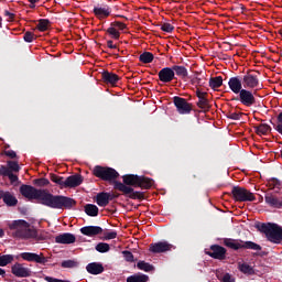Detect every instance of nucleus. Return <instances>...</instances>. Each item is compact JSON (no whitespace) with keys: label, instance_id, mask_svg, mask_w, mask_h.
I'll return each mask as SVG.
<instances>
[{"label":"nucleus","instance_id":"nucleus-40","mask_svg":"<svg viewBox=\"0 0 282 282\" xmlns=\"http://www.w3.org/2000/svg\"><path fill=\"white\" fill-rule=\"evenodd\" d=\"M153 58H155V56L151 52H143L139 56V61L144 64L153 63Z\"/></svg>","mask_w":282,"mask_h":282},{"label":"nucleus","instance_id":"nucleus-52","mask_svg":"<svg viewBox=\"0 0 282 282\" xmlns=\"http://www.w3.org/2000/svg\"><path fill=\"white\" fill-rule=\"evenodd\" d=\"M116 237H118V232H116V231H108V232L104 234L105 241H109L111 239H116Z\"/></svg>","mask_w":282,"mask_h":282},{"label":"nucleus","instance_id":"nucleus-14","mask_svg":"<svg viewBox=\"0 0 282 282\" xmlns=\"http://www.w3.org/2000/svg\"><path fill=\"white\" fill-rule=\"evenodd\" d=\"M159 80L161 83H173V80H177V77H175V73L173 70V67H164L159 72Z\"/></svg>","mask_w":282,"mask_h":282},{"label":"nucleus","instance_id":"nucleus-15","mask_svg":"<svg viewBox=\"0 0 282 282\" xmlns=\"http://www.w3.org/2000/svg\"><path fill=\"white\" fill-rule=\"evenodd\" d=\"M209 252H207L208 257H212V259H218V261H224L226 259V248L219 246V245H213L210 246Z\"/></svg>","mask_w":282,"mask_h":282},{"label":"nucleus","instance_id":"nucleus-2","mask_svg":"<svg viewBox=\"0 0 282 282\" xmlns=\"http://www.w3.org/2000/svg\"><path fill=\"white\" fill-rule=\"evenodd\" d=\"M122 180H123V183L119 181H115V191H119L120 193H123V195L126 197H129V199H140V200L144 199V193L135 192L133 189V187L138 188L140 175L126 174L122 176Z\"/></svg>","mask_w":282,"mask_h":282},{"label":"nucleus","instance_id":"nucleus-51","mask_svg":"<svg viewBox=\"0 0 282 282\" xmlns=\"http://www.w3.org/2000/svg\"><path fill=\"white\" fill-rule=\"evenodd\" d=\"M278 124L275 127V131L282 135V111L276 117Z\"/></svg>","mask_w":282,"mask_h":282},{"label":"nucleus","instance_id":"nucleus-9","mask_svg":"<svg viewBox=\"0 0 282 282\" xmlns=\"http://www.w3.org/2000/svg\"><path fill=\"white\" fill-rule=\"evenodd\" d=\"M242 85L245 89H257V87L261 86V83L259 82V75L251 70H248L242 76Z\"/></svg>","mask_w":282,"mask_h":282},{"label":"nucleus","instance_id":"nucleus-38","mask_svg":"<svg viewBox=\"0 0 282 282\" xmlns=\"http://www.w3.org/2000/svg\"><path fill=\"white\" fill-rule=\"evenodd\" d=\"M238 270L242 272V274H254V268H252L248 263H238Z\"/></svg>","mask_w":282,"mask_h":282},{"label":"nucleus","instance_id":"nucleus-8","mask_svg":"<svg viewBox=\"0 0 282 282\" xmlns=\"http://www.w3.org/2000/svg\"><path fill=\"white\" fill-rule=\"evenodd\" d=\"M238 94V97L234 98V100H239L245 107H252V105H257V98H254L257 90L252 93L251 90L243 88Z\"/></svg>","mask_w":282,"mask_h":282},{"label":"nucleus","instance_id":"nucleus-45","mask_svg":"<svg viewBox=\"0 0 282 282\" xmlns=\"http://www.w3.org/2000/svg\"><path fill=\"white\" fill-rule=\"evenodd\" d=\"M35 40L36 35L31 31H26L23 35V41H25V43H32Z\"/></svg>","mask_w":282,"mask_h":282},{"label":"nucleus","instance_id":"nucleus-29","mask_svg":"<svg viewBox=\"0 0 282 282\" xmlns=\"http://www.w3.org/2000/svg\"><path fill=\"white\" fill-rule=\"evenodd\" d=\"M257 135H268L272 128L268 123H261L259 126L253 127Z\"/></svg>","mask_w":282,"mask_h":282},{"label":"nucleus","instance_id":"nucleus-35","mask_svg":"<svg viewBox=\"0 0 282 282\" xmlns=\"http://www.w3.org/2000/svg\"><path fill=\"white\" fill-rule=\"evenodd\" d=\"M216 276L220 282H235V278L230 273H224L223 271H216Z\"/></svg>","mask_w":282,"mask_h":282},{"label":"nucleus","instance_id":"nucleus-18","mask_svg":"<svg viewBox=\"0 0 282 282\" xmlns=\"http://www.w3.org/2000/svg\"><path fill=\"white\" fill-rule=\"evenodd\" d=\"M264 202L271 208H282V198H279L272 193H267L264 195Z\"/></svg>","mask_w":282,"mask_h":282},{"label":"nucleus","instance_id":"nucleus-41","mask_svg":"<svg viewBox=\"0 0 282 282\" xmlns=\"http://www.w3.org/2000/svg\"><path fill=\"white\" fill-rule=\"evenodd\" d=\"M12 261H14V256L12 254L0 256V268H6V265H9Z\"/></svg>","mask_w":282,"mask_h":282},{"label":"nucleus","instance_id":"nucleus-32","mask_svg":"<svg viewBox=\"0 0 282 282\" xmlns=\"http://www.w3.org/2000/svg\"><path fill=\"white\" fill-rule=\"evenodd\" d=\"M84 210L86 215H88V217H98L99 209H98V206L94 204L85 205Z\"/></svg>","mask_w":282,"mask_h":282},{"label":"nucleus","instance_id":"nucleus-21","mask_svg":"<svg viewBox=\"0 0 282 282\" xmlns=\"http://www.w3.org/2000/svg\"><path fill=\"white\" fill-rule=\"evenodd\" d=\"M84 177L80 174H75L66 177V188H76L84 182Z\"/></svg>","mask_w":282,"mask_h":282},{"label":"nucleus","instance_id":"nucleus-28","mask_svg":"<svg viewBox=\"0 0 282 282\" xmlns=\"http://www.w3.org/2000/svg\"><path fill=\"white\" fill-rule=\"evenodd\" d=\"M153 186V180L147 176H139L138 188H143L144 191H149Z\"/></svg>","mask_w":282,"mask_h":282},{"label":"nucleus","instance_id":"nucleus-11","mask_svg":"<svg viewBox=\"0 0 282 282\" xmlns=\"http://www.w3.org/2000/svg\"><path fill=\"white\" fill-rule=\"evenodd\" d=\"M176 248L177 247H175L174 245H171L169 241H159V242L151 243L149 246V250L153 254H162L164 252H171L173 250H176Z\"/></svg>","mask_w":282,"mask_h":282},{"label":"nucleus","instance_id":"nucleus-5","mask_svg":"<svg viewBox=\"0 0 282 282\" xmlns=\"http://www.w3.org/2000/svg\"><path fill=\"white\" fill-rule=\"evenodd\" d=\"M258 230L263 232L271 243H279L282 240V228L273 223H263L258 226Z\"/></svg>","mask_w":282,"mask_h":282},{"label":"nucleus","instance_id":"nucleus-7","mask_svg":"<svg viewBox=\"0 0 282 282\" xmlns=\"http://www.w3.org/2000/svg\"><path fill=\"white\" fill-rule=\"evenodd\" d=\"M230 195L235 202H254L257 199L253 193L241 186H234Z\"/></svg>","mask_w":282,"mask_h":282},{"label":"nucleus","instance_id":"nucleus-4","mask_svg":"<svg viewBox=\"0 0 282 282\" xmlns=\"http://www.w3.org/2000/svg\"><path fill=\"white\" fill-rule=\"evenodd\" d=\"M223 243L226 248H230V250H256L257 252L263 250L261 245L250 240L243 241L241 239L225 238Z\"/></svg>","mask_w":282,"mask_h":282},{"label":"nucleus","instance_id":"nucleus-54","mask_svg":"<svg viewBox=\"0 0 282 282\" xmlns=\"http://www.w3.org/2000/svg\"><path fill=\"white\" fill-rule=\"evenodd\" d=\"M10 171H11V170L8 169V166H6V165H0V176H1V177H8Z\"/></svg>","mask_w":282,"mask_h":282},{"label":"nucleus","instance_id":"nucleus-57","mask_svg":"<svg viewBox=\"0 0 282 282\" xmlns=\"http://www.w3.org/2000/svg\"><path fill=\"white\" fill-rule=\"evenodd\" d=\"M44 281H47V282H65V280L56 279V278H53V276H50V275H45Z\"/></svg>","mask_w":282,"mask_h":282},{"label":"nucleus","instance_id":"nucleus-46","mask_svg":"<svg viewBox=\"0 0 282 282\" xmlns=\"http://www.w3.org/2000/svg\"><path fill=\"white\" fill-rule=\"evenodd\" d=\"M61 265L62 268H78V262L75 260H64Z\"/></svg>","mask_w":282,"mask_h":282},{"label":"nucleus","instance_id":"nucleus-16","mask_svg":"<svg viewBox=\"0 0 282 282\" xmlns=\"http://www.w3.org/2000/svg\"><path fill=\"white\" fill-rule=\"evenodd\" d=\"M228 86L234 94H240L243 89V79L239 76L230 77Z\"/></svg>","mask_w":282,"mask_h":282},{"label":"nucleus","instance_id":"nucleus-10","mask_svg":"<svg viewBox=\"0 0 282 282\" xmlns=\"http://www.w3.org/2000/svg\"><path fill=\"white\" fill-rule=\"evenodd\" d=\"M174 107L181 116H186L193 111V104L188 102L186 99L175 96L173 97Z\"/></svg>","mask_w":282,"mask_h":282},{"label":"nucleus","instance_id":"nucleus-12","mask_svg":"<svg viewBox=\"0 0 282 282\" xmlns=\"http://www.w3.org/2000/svg\"><path fill=\"white\" fill-rule=\"evenodd\" d=\"M21 259L23 261H29L31 263H40V265H45L50 258H45L43 253H34V252H22L20 253Z\"/></svg>","mask_w":282,"mask_h":282},{"label":"nucleus","instance_id":"nucleus-27","mask_svg":"<svg viewBox=\"0 0 282 282\" xmlns=\"http://www.w3.org/2000/svg\"><path fill=\"white\" fill-rule=\"evenodd\" d=\"M96 204H98L101 208H105V206H109V193H98L96 196Z\"/></svg>","mask_w":282,"mask_h":282},{"label":"nucleus","instance_id":"nucleus-64","mask_svg":"<svg viewBox=\"0 0 282 282\" xmlns=\"http://www.w3.org/2000/svg\"><path fill=\"white\" fill-rule=\"evenodd\" d=\"M4 195H6V191L0 189V199H2V200H3Z\"/></svg>","mask_w":282,"mask_h":282},{"label":"nucleus","instance_id":"nucleus-44","mask_svg":"<svg viewBox=\"0 0 282 282\" xmlns=\"http://www.w3.org/2000/svg\"><path fill=\"white\" fill-rule=\"evenodd\" d=\"M8 169L9 171L14 172V173H19V171H21V166H19V162L17 161H8Z\"/></svg>","mask_w":282,"mask_h":282},{"label":"nucleus","instance_id":"nucleus-23","mask_svg":"<svg viewBox=\"0 0 282 282\" xmlns=\"http://www.w3.org/2000/svg\"><path fill=\"white\" fill-rule=\"evenodd\" d=\"M93 12L95 17L99 19V21H102V19H107L108 17H111V8H109L108 6L95 7Z\"/></svg>","mask_w":282,"mask_h":282},{"label":"nucleus","instance_id":"nucleus-22","mask_svg":"<svg viewBox=\"0 0 282 282\" xmlns=\"http://www.w3.org/2000/svg\"><path fill=\"white\" fill-rule=\"evenodd\" d=\"M80 232L85 237H96L97 235H102V229L100 226H86L80 228Z\"/></svg>","mask_w":282,"mask_h":282},{"label":"nucleus","instance_id":"nucleus-1","mask_svg":"<svg viewBox=\"0 0 282 282\" xmlns=\"http://www.w3.org/2000/svg\"><path fill=\"white\" fill-rule=\"evenodd\" d=\"M20 194L29 199H37L39 204L53 208L55 210H74L76 208V199L69 196L54 195L47 189H36L32 185H21Z\"/></svg>","mask_w":282,"mask_h":282},{"label":"nucleus","instance_id":"nucleus-30","mask_svg":"<svg viewBox=\"0 0 282 282\" xmlns=\"http://www.w3.org/2000/svg\"><path fill=\"white\" fill-rule=\"evenodd\" d=\"M127 282H149V275L143 273H135L127 278Z\"/></svg>","mask_w":282,"mask_h":282},{"label":"nucleus","instance_id":"nucleus-6","mask_svg":"<svg viewBox=\"0 0 282 282\" xmlns=\"http://www.w3.org/2000/svg\"><path fill=\"white\" fill-rule=\"evenodd\" d=\"M93 175L98 177V180H102V182H109L110 184L117 182L116 180L120 177V173L116 171L113 167L96 165L93 169Z\"/></svg>","mask_w":282,"mask_h":282},{"label":"nucleus","instance_id":"nucleus-37","mask_svg":"<svg viewBox=\"0 0 282 282\" xmlns=\"http://www.w3.org/2000/svg\"><path fill=\"white\" fill-rule=\"evenodd\" d=\"M137 268H138V270H143V272H153V270H155V267H153V264L142 261V260H140L137 263Z\"/></svg>","mask_w":282,"mask_h":282},{"label":"nucleus","instance_id":"nucleus-50","mask_svg":"<svg viewBox=\"0 0 282 282\" xmlns=\"http://www.w3.org/2000/svg\"><path fill=\"white\" fill-rule=\"evenodd\" d=\"M161 30H162V32H167L169 34H171V32H173V30H175V26H173V24H171V23H163L161 25Z\"/></svg>","mask_w":282,"mask_h":282},{"label":"nucleus","instance_id":"nucleus-31","mask_svg":"<svg viewBox=\"0 0 282 282\" xmlns=\"http://www.w3.org/2000/svg\"><path fill=\"white\" fill-rule=\"evenodd\" d=\"M51 182H54V184H57L59 188H67V178L63 176L51 174Z\"/></svg>","mask_w":282,"mask_h":282},{"label":"nucleus","instance_id":"nucleus-20","mask_svg":"<svg viewBox=\"0 0 282 282\" xmlns=\"http://www.w3.org/2000/svg\"><path fill=\"white\" fill-rule=\"evenodd\" d=\"M206 75L202 74L199 72H194V75L191 76V85H194V87H206Z\"/></svg>","mask_w":282,"mask_h":282},{"label":"nucleus","instance_id":"nucleus-19","mask_svg":"<svg viewBox=\"0 0 282 282\" xmlns=\"http://www.w3.org/2000/svg\"><path fill=\"white\" fill-rule=\"evenodd\" d=\"M55 243H62V245L76 243V236L69 232L59 234L55 237Z\"/></svg>","mask_w":282,"mask_h":282},{"label":"nucleus","instance_id":"nucleus-61","mask_svg":"<svg viewBox=\"0 0 282 282\" xmlns=\"http://www.w3.org/2000/svg\"><path fill=\"white\" fill-rule=\"evenodd\" d=\"M107 46L110 48V50H117L118 46L116 44H113V41L109 40L107 42Z\"/></svg>","mask_w":282,"mask_h":282},{"label":"nucleus","instance_id":"nucleus-62","mask_svg":"<svg viewBox=\"0 0 282 282\" xmlns=\"http://www.w3.org/2000/svg\"><path fill=\"white\" fill-rule=\"evenodd\" d=\"M39 1H41V0H29V2L31 3V4H30V8H31L32 10H34V8H36V4H35V3H39Z\"/></svg>","mask_w":282,"mask_h":282},{"label":"nucleus","instance_id":"nucleus-58","mask_svg":"<svg viewBox=\"0 0 282 282\" xmlns=\"http://www.w3.org/2000/svg\"><path fill=\"white\" fill-rule=\"evenodd\" d=\"M3 154L7 155V158H11V160L17 158V152H14V150L4 151Z\"/></svg>","mask_w":282,"mask_h":282},{"label":"nucleus","instance_id":"nucleus-55","mask_svg":"<svg viewBox=\"0 0 282 282\" xmlns=\"http://www.w3.org/2000/svg\"><path fill=\"white\" fill-rule=\"evenodd\" d=\"M4 17L8 18L7 21H8L9 23H12V21H14L15 17H17V14H14V13H12V12L6 10V11H4Z\"/></svg>","mask_w":282,"mask_h":282},{"label":"nucleus","instance_id":"nucleus-36","mask_svg":"<svg viewBox=\"0 0 282 282\" xmlns=\"http://www.w3.org/2000/svg\"><path fill=\"white\" fill-rule=\"evenodd\" d=\"M224 85V78L221 76L209 78V87L212 89H219Z\"/></svg>","mask_w":282,"mask_h":282},{"label":"nucleus","instance_id":"nucleus-42","mask_svg":"<svg viewBox=\"0 0 282 282\" xmlns=\"http://www.w3.org/2000/svg\"><path fill=\"white\" fill-rule=\"evenodd\" d=\"M95 250H97V252H101V254H105V252H109V250H111V247L107 242H99L96 245Z\"/></svg>","mask_w":282,"mask_h":282},{"label":"nucleus","instance_id":"nucleus-34","mask_svg":"<svg viewBox=\"0 0 282 282\" xmlns=\"http://www.w3.org/2000/svg\"><path fill=\"white\" fill-rule=\"evenodd\" d=\"M50 25H52V22H50L48 19H40L36 24V29L40 32H47V30H50Z\"/></svg>","mask_w":282,"mask_h":282},{"label":"nucleus","instance_id":"nucleus-48","mask_svg":"<svg viewBox=\"0 0 282 282\" xmlns=\"http://www.w3.org/2000/svg\"><path fill=\"white\" fill-rule=\"evenodd\" d=\"M35 186H50V180L42 177L34 181Z\"/></svg>","mask_w":282,"mask_h":282},{"label":"nucleus","instance_id":"nucleus-59","mask_svg":"<svg viewBox=\"0 0 282 282\" xmlns=\"http://www.w3.org/2000/svg\"><path fill=\"white\" fill-rule=\"evenodd\" d=\"M118 197H120L118 193H108V202H113V199H118Z\"/></svg>","mask_w":282,"mask_h":282},{"label":"nucleus","instance_id":"nucleus-63","mask_svg":"<svg viewBox=\"0 0 282 282\" xmlns=\"http://www.w3.org/2000/svg\"><path fill=\"white\" fill-rule=\"evenodd\" d=\"M3 237H6V231L0 228V239H3Z\"/></svg>","mask_w":282,"mask_h":282},{"label":"nucleus","instance_id":"nucleus-26","mask_svg":"<svg viewBox=\"0 0 282 282\" xmlns=\"http://www.w3.org/2000/svg\"><path fill=\"white\" fill-rule=\"evenodd\" d=\"M267 186L270 191H275V193H281L282 181L276 177H271L267 181Z\"/></svg>","mask_w":282,"mask_h":282},{"label":"nucleus","instance_id":"nucleus-33","mask_svg":"<svg viewBox=\"0 0 282 282\" xmlns=\"http://www.w3.org/2000/svg\"><path fill=\"white\" fill-rule=\"evenodd\" d=\"M172 69L174 74H176V76H180L181 78L188 77V69L185 66L173 65Z\"/></svg>","mask_w":282,"mask_h":282},{"label":"nucleus","instance_id":"nucleus-25","mask_svg":"<svg viewBox=\"0 0 282 282\" xmlns=\"http://www.w3.org/2000/svg\"><path fill=\"white\" fill-rule=\"evenodd\" d=\"M2 202L9 208H13L14 206H17V204H19V199L17 198V196L11 194L9 191L4 192V196H3Z\"/></svg>","mask_w":282,"mask_h":282},{"label":"nucleus","instance_id":"nucleus-13","mask_svg":"<svg viewBox=\"0 0 282 282\" xmlns=\"http://www.w3.org/2000/svg\"><path fill=\"white\" fill-rule=\"evenodd\" d=\"M11 272L14 276L19 279H26L28 276H32V271L29 268L23 267V264L17 262L11 267Z\"/></svg>","mask_w":282,"mask_h":282},{"label":"nucleus","instance_id":"nucleus-17","mask_svg":"<svg viewBox=\"0 0 282 282\" xmlns=\"http://www.w3.org/2000/svg\"><path fill=\"white\" fill-rule=\"evenodd\" d=\"M101 79L106 85H111L112 87H116L118 85V80H120V77L116 75V73H111L109 70H104L101 73Z\"/></svg>","mask_w":282,"mask_h":282},{"label":"nucleus","instance_id":"nucleus-53","mask_svg":"<svg viewBox=\"0 0 282 282\" xmlns=\"http://www.w3.org/2000/svg\"><path fill=\"white\" fill-rule=\"evenodd\" d=\"M110 25H112V28H118V30H127V24L120 22V21H115V22H111Z\"/></svg>","mask_w":282,"mask_h":282},{"label":"nucleus","instance_id":"nucleus-3","mask_svg":"<svg viewBox=\"0 0 282 282\" xmlns=\"http://www.w3.org/2000/svg\"><path fill=\"white\" fill-rule=\"evenodd\" d=\"M10 230H15L13 237L15 239H36V230L30 228V223L25 220H14L10 225Z\"/></svg>","mask_w":282,"mask_h":282},{"label":"nucleus","instance_id":"nucleus-39","mask_svg":"<svg viewBox=\"0 0 282 282\" xmlns=\"http://www.w3.org/2000/svg\"><path fill=\"white\" fill-rule=\"evenodd\" d=\"M196 105L199 109L204 111V113L210 111V105L208 104L206 97H202L200 99H198Z\"/></svg>","mask_w":282,"mask_h":282},{"label":"nucleus","instance_id":"nucleus-43","mask_svg":"<svg viewBox=\"0 0 282 282\" xmlns=\"http://www.w3.org/2000/svg\"><path fill=\"white\" fill-rule=\"evenodd\" d=\"M107 34L111 36L115 41H118L120 39V32L117 31V29L113 25H110V28L107 29Z\"/></svg>","mask_w":282,"mask_h":282},{"label":"nucleus","instance_id":"nucleus-47","mask_svg":"<svg viewBox=\"0 0 282 282\" xmlns=\"http://www.w3.org/2000/svg\"><path fill=\"white\" fill-rule=\"evenodd\" d=\"M122 254H123V259L128 261V263H133V261H135L133 253L131 251L124 250L122 251Z\"/></svg>","mask_w":282,"mask_h":282},{"label":"nucleus","instance_id":"nucleus-60","mask_svg":"<svg viewBox=\"0 0 282 282\" xmlns=\"http://www.w3.org/2000/svg\"><path fill=\"white\" fill-rule=\"evenodd\" d=\"M196 96L199 100V99L204 98L205 96H207V93H202V91H199V88H197Z\"/></svg>","mask_w":282,"mask_h":282},{"label":"nucleus","instance_id":"nucleus-56","mask_svg":"<svg viewBox=\"0 0 282 282\" xmlns=\"http://www.w3.org/2000/svg\"><path fill=\"white\" fill-rule=\"evenodd\" d=\"M7 177H9L11 184H14V182H19V176H17V174L12 173V171H10V173L7 174Z\"/></svg>","mask_w":282,"mask_h":282},{"label":"nucleus","instance_id":"nucleus-49","mask_svg":"<svg viewBox=\"0 0 282 282\" xmlns=\"http://www.w3.org/2000/svg\"><path fill=\"white\" fill-rule=\"evenodd\" d=\"M242 115H243V112H228L227 118L229 120H241Z\"/></svg>","mask_w":282,"mask_h":282},{"label":"nucleus","instance_id":"nucleus-24","mask_svg":"<svg viewBox=\"0 0 282 282\" xmlns=\"http://www.w3.org/2000/svg\"><path fill=\"white\" fill-rule=\"evenodd\" d=\"M86 270L88 274L98 275L105 272V267L100 262H91L87 264Z\"/></svg>","mask_w":282,"mask_h":282}]
</instances>
